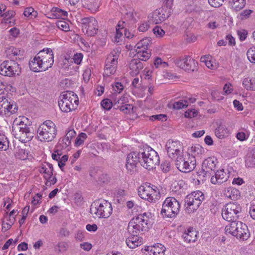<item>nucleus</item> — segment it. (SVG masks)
Instances as JSON below:
<instances>
[{
	"instance_id": "f257e3e1",
	"label": "nucleus",
	"mask_w": 255,
	"mask_h": 255,
	"mask_svg": "<svg viewBox=\"0 0 255 255\" xmlns=\"http://www.w3.org/2000/svg\"><path fill=\"white\" fill-rule=\"evenodd\" d=\"M54 63V54L52 50L49 48L40 50L36 55L29 62L30 69L38 72L45 71L51 68Z\"/></svg>"
},
{
	"instance_id": "f03ea898",
	"label": "nucleus",
	"mask_w": 255,
	"mask_h": 255,
	"mask_svg": "<svg viewBox=\"0 0 255 255\" xmlns=\"http://www.w3.org/2000/svg\"><path fill=\"white\" fill-rule=\"evenodd\" d=\"M225 233L243 241L247 240L250 236L248 226L240 221L232 222L225 227Z\"/></svg>"
},
{
	"instance_id": "7ed1b4c3",
	"label": "nucleus",
	"mask_w": 255,
	"mask_h": 255,
	"mask_svg": "<svg viewBox=\"0 0 255 255\" xmlns=\"http://www.w3.org/2000/svg\"><path fill=\"white\" fill-rule=\"evenodd\" d=\"M78 103L79 100L77 95L72 91L64 92L60 96L58 101L60 110L65 113H68L75 110Z\"/></svg>"
},
{
	"instance_id": "20e7f679",
	"label": "nucleus",
	"mask_w": 255,
	"mask_h": 255,
	"mask_svg": "<svg viewBox=\"0 0 255 255\" xmlns=\"http://www.w3.org/2000/svg\"><path fill=\"white\" fill-rule=\"evenodd\" d=\"M217 163V159L214 157H208L203 161L201 170L196 172L199 183H203L207 178L211 177L216 170Z\"/></svg>"
},
{
	"instance_id": "39448f33",
	"label": "nucleus",
	"mask_w": 255,
	"mask_h": 255,
	"mask_svg": "<svg viewBox=\"0 0 255 255\" xmlns=\"http://www.w3.org/2000/svg\"><path fill=\"white\" fill-rule=\"evenodd\" d=\"M141 160V165L148 170L155 168L160 162L157 152L149 146L142 149Z\"/></svg>"
},
{
	"instance_id": "423d86ee",
	"label": "nucleus",
	"mask_w": 255,
	"mask_h": 255,
	"mask_svg": "<svg viewBox=\"0 0 255 255\" xmlns=\"http://www.w3.org/2000/svg\"><path fill=\"white\" fill-rule=\"evenodd\" d=\"M56 131L54 123L51 121H46L37 129L38 138L41 141H51L55 137Z\"/></svg>"
},
{
	"instance_id": "0eeeda50",
	"label": "nucleus",
	"mask_w": 255,
	"mask_h": 255,
	"mask_svg": "<svg viewBox=\"0 0 255 255\" xmlns=\"http://www.w3.org/2000/svg\"><path fill=\"white\" fill-rule=\"evenodd\" d=\"M91 213L97 217L107 218L112 214L113 208L111 203L104 200H98L91 205Z\"/></svg>"
},
{
	"instance_id": "6e6552de",
	"label": "nucleus",
	"mask_w": 255,
	"mask_h": 255,
	"mask_svg": "<svg viewBox=\"0 0 255 255\" xmlns=\"http://www.w3.org/2000/svg\"><path fill=\"white\" fill-rule=\"evenodd\" d=\"M180 208L179 202L174 197H169L165 199L162 204L161 214L164 218H172L179 213Z\"/></svg>"
},
{
	"instance_id": "1a4fd4ad",
	"label": "nucleus",
	"mask_w": 255,
	"mask_h": 255,
	"mask_svg": "<svg viewBox=\"0 0 255 255\" xmlns=\"http://www.w3.org/2000/svg\"><path fill=\"white\" fill-rule=\"evenodd\" d=\"M241 211L242 207L240 204L236 202H230L222 210V215L224 219L231 223L237 221Z\"/></svg>"
},
{
	"instance_id": "9d476101",
	"label": "nucleus",
	"mask_w": 255,
	"mask_h": 255,
	"mask_svg": "<svg viewBox=\"0 0 255 255\" xmlns=\"http://www.w3.org/2000/svg\"><path fill=\"white\" fill-rule=\"evenodd\" d=\"M204 199V194L199 190L188 194L185 198V205H187V210L189 213L197 210Z\"/></svg>"
},
{
	"instance_id": "9b49d317",
	"label": "nucleus",
	"mask_w": 255,
	"mask_h": 255,
	"mask_svg": "<svg viewBox=\"0 0 255 255\" xmlns=\"http://www.w3.org/2000/svg\"><path fill=\"white\" fill-rule=\"evenodd\" d=\"M12 132L15 138L24 143L30 141L33 137V133L23 122H20L18 125H14Z\"/></svg>"
},
{
	"instance_id": "f8f14e48",
	"label": "nucleus",
	"mask_w": 255,
	"mask_h": 255,
	"mask_svg": "<svg viewBox=\"0 0 255 255\" xmlns=\"http://www.w3.org/2000/svg\"><path fill=\"white\" fill-rule=\"evenodd\" d=\"M142 158V149L139 151H132L127 155L126 168L127 172L130 175L135 174L137 172V165L141 164Z\"/></svg>"
},
{
	"instance_id": "ddd939ff",
	"label": "nucleus",
	"mask_w": 255,
	"mask_h": 255,
	"mask_svg": "<svg viewBox=\"0 0 255 255\" xmlns=\"http://www.w3.org/2000/svg\"><path fill=\"white\" fill-rule=\"evenodd\" d=\"M18 110L16 104L7 95L0 96V116L8 117Z\"/></svg>"
},
{
	"instance_id": "4468645a",
	"label": "nucleus",
	"mask_w": 255,
	"mask_h": 255,
	"mask_svg": "<svg viewBox=\"0 0 255 255\" xmlns=\"http://www.w3.org/2000/svg\"><path fill=\"white\" fill-rule=\"evenodd\" d=\"M196 160L193 156L188 157H184L183 155L176 157L175 165L177 168L180 171L188 173L192 171L195 167Z\"/></svg>"
},
{
	"instance_id": "2eb2a0df",
	"label": "nucleus",
	"mask_w": 255,
	"mask_h": 255,
	"mask_svg": "<svg viewBox=\"0 0 255 255\" xmlns=\"http://www.w3.org/2000/svg\"><path fill=\"white\" fill-rule=\"evenodd\" d=\"M19 65L13 60L4 61L0 65V74L4 76L13 77L20 73Z\"/></svg>"
},
{
	"instance_id": "dca6fc26",
	"label": "nucleus",
	"mask_w": 255,
	"mask_h": 255,
	"mask_svg": "<svg viewBox=\"0 0 255 255\" xmlns=\"http://www.w3.org/2000/svg\"><path fill=\"white\" fill-rule=\"evenodd\" d=\"M167 10L165 7L156 9L148 15V21L154 24L161 23L170 15V10Z\"/></svg>"
},
{
	"instance_id": "f3484780",
	"label": "nucleus",
	"mask_w": 255,
	"mask_h": 255,
	"mask_svg": "<svg viewBox=\"0 0 255 255\" xmlns=\"http://www.w3.org/2000/svg\"><path fill=\"white\" fill-rule=\"evenodd\" d=\"M168 156L176 160V157L183 155V147L179 141L169 140L166 144Z\"/></svg>"
},
{
	"instance_id": "a211bd4d",
	"label": "nucleus",
	"mask_w": 255,
	"mask_h": 255,
	"mask_svg": "<svg viewBox=\"0 0 255 255\" xmlns=\"http://www.w3.org/2000/svg\"><path fill=\"white\" fill-rule=\"evenodd\" d=\"M118 55L116 53H111L108 55L105 64L104 75L109 76L114 74L117 70Z\"/></svg>"
},
{
	"instance_id": "6ab92c4d",
	"label": "nucleus",
	"mask_w": 255,
	"mask_h": 255,
	"mask_svg": "<svg viewBox=\"0 0 255 255\" xmlns=\"http://www.w3.org/2000/svg\"><path fill=\"white\" fill-rule=\"evenodd\" d=\"M82 23L88 36H92L97 33L98 29V22L94 17L84 18L82 19Z\"/></svg>"
},
{
	"instance_id": "aec40b11",
	"label": "nucleus",
	"mask_w": 255,
	"mask_h": 255,
	"mask_svg": "<svg viewBox=\"0 0 255 255\" xmlns=\"http://www.w3.org/2000/svg\"><path fill=\"white\" fill-rule=\"evenodd\" d=\"M175 63L180 68L187 71H194L196 67L195 60L187 55L176 59Z\"/></svg>"
},
{
	"instance_id": "412c9836",
	"label": "nucleus",
	"mask_w": 255,
	"mask_h": 255,
	"mask_svg": "<svg viewBox=\"0 0 255 255\" xmlns=\"http://www.w3.org/2000/svg\"><path fill=\"white\" fill-rule=\"evenodd\" d=\"M138 193L140 198L143 199L147 200L150 202L155 201L154 196L152 195L155 193V191L150 186H141L138 190Z\"/></svg>"
},
{
	"instance_id": "4be33fe9",
	"label": "nucleus",
	"mask_w": 255,
	"mask_h": 255,
	"mask_svg": "<svg viewBox=\"0 0 255 255\" xmlns=\"http://www.w3.org/2000/svg\"><path fill=\"white\" fill-rule=\"evenodd\" d=\"M229 176L224 169L217 170L211 176V182L212 184H221L227 181Z\"/></svg>"
},
{
	"instance_id": "5701e85b",
	"label": "nucleus",
	"mask_w": 255,
	"mask_h": 255,
	"mask_svg": "<svg viewBox=\"0 0 255 255\" xmlns=\"http://www.w3.org/2000/svg\"><path fill=\"white\" fill-rule=\"evenodd\" d=\"M130 221L136 224L140 225V227H145L144 229L146 230L149 228L150 225L149 222V217L146 213L138 215L137 216L133 218Z\"/></svg>"
},
{
	"instance_id": "b1692460",
	"label": "nucleus",
	"mask_w": 255,
	"mask_h": 255,
	"mask_svg": "<svg viewBox=\"0 0 255 255\" xmlns=\"http://www.w3.org/2000/svg\"><path fill=\"white\" fill-rule=\"evenodd\" d=\"M143 67V63L140 60L135 58L132 59L129 64L130 75L133 76L137 75Z\"/></svg>"
},
{
	"instance_id": "393cba45",
	"label": "nucleus",
	"mask_w": 255,
	"mask_h": 255,
	"mask_svg": "<svg viewBox=\"0 0 255 255\" xmlns=\"http://www.w3.org/2000/svg\"><path fill=\"white\" fill-rule=\"evenodd\" d=\"M140 225L136 224L132 221H130L128 227V233L132 235L138 236L141 231L143 232L147 231L144 229V228H145V227H140Z\"/></svg>"
},
{
	"instance_id": "a878e982",
	"label": "nucleus",
	"mask_w": 255,
	"mask_h": 255,
	"mask_svg": "<svg viewBox=\"0 0 255 255\" xmlns=\"http://www.w3.org/2000/svg\"><path fill=\"white\" fill-rule=\"evenodd\" d=\"M126 244L130 249H135L142 244V239L139 238L138 236L130 235L126 239Z\"/></svg>"
},
{
	"instance_id": "bb28decb",
	"label": "nucleus",
	"mask_w": 255,
	"mask_h": 255,
	"mask_svg": "<svg viewBox=\"0 0 255 255\" xmlns=\"http://www.w3.org/2000/svg\"><path fill=\"white\" fill-rule=\"evenodd\" d=\"M76 134V132L74 129L68 130L65 136L59 140V142L62 144V147H67L71 143V139L74 137Z\"/></svg>"
},
{
	"instance_id": "cd10ccee",
	"label": "nucleus",
	"mask_w": 255,
	"mask_h": 255,
	"mask_svg": "<svg viewBox=\"0 0 255 255\" xmlns=\"http://www.w3.org/2000/svg\"><path fill=\"white\" fill-rule=\"evenodd\" d=\"M149 255H164L165 248L161 244H158L156 246L152 247L150 249H148Z\"/></svg>"
},
{
	"instance_id": "c85d7f7f",
	"label": "nucleus",
	"mask_w": 255,
	"mask_h": 255,
	"mask_svg": "<svg viewBox=\"0 0 255 255\" xmlns=\"http://www.w3.org/2000/svg\"><path fill=\"white\" fill-rule=\"evenodd\" d=\"M182 237L184 241L188 243L194 242L197 240V234L195 231L192 229H188L187 232H185Z\"/></svg>"
},
{
	"instance_id": "c756f323",
	"label": "nucleus",
	"mask_w": 255,
	"mask_h": 255,
	"mask_svg": "<svg viewBox=\"0 0 255 255\" xmlns=\"http://www.w3.org/2000/svg\"><path fill=\"white\" fill-rule=\"evenodd\" d=\"M215 133L218 138L222 139L228 135L229 130L225 125L221 124L215 129Z\"/></svg>"
},
{
	"instance_id": "7c9ffc66",
	"label": "nucleus",
	"mask_w": 255,
	"mask_h": 255,
	"mask_svg": "<svg viewBox=\"0 0 255 255\" xmlns=\"http://www.w3.org/2000/svg\"><path fill=\"white\" fill-rule=\"evenodd\" d=\"M239 194V190L232 187L225 189L224 192V195L232 200L237 199Z\"/></svg>"
},
{
	"instance_id": "2f4dec72",
	"label": "nucleus",
	"mask_w": 255,
	"mask_h": 255,
	"mask_svg": "<svg viewBox=\"0 0 255 255\" xmlns=\"http://www.w3.org/2000/svg\"><path fill=\"white\" fill-rule=\"evenodd\" d=\"M5 54L7 57L14 60V57L20 55V50L14 47L10 46L6 49ZM15 59H16V58H15Z\"/></svg>"
},
{
	"instance_id": "473e14b6",
	"label": "nucleus",
	"mask_w": 255,
	"mask_h": 255,
	"mask_svg": "<svg viewBox=\"0 0 255 255\" xmlns=\"http://www.w3.org/2000/svg\"><path fill=\"white\" fill-rule=\"evenodd\" d=\"M51 12L53 17L55 18H64L68 14L67 11L58 7L52 8Z\"/></svg>"
},
{
	"instance_id": "72a5a7b5",
	"label": "nucleus",
	"mask_w": 255,
	"mask_h": 255,
	"mask_svg": "<svg viewBox=\"0 0 255 255\" xmlns=\"http://www.w3.org/2000/svg\"><path fill=\"white\" fill-rule=\"evenodd\" d=\"M151 39L148 38H145L139 41L135 46L136 51L140 50H147V47L151 44Z\"/></svg>"
},
{
	"instance_id": "f704fd0d",
	"label": "nucleus",
	"mask_w": 255,
	"mask_h": 255,
	"mask_svg": "<svg viewBox=\"0 0 255 255\" xmlns=\"http://www.w3.org/2000/svg\"><path fill=\"white\" fill-rule=\"evenodd\" d=\"M189 151L191 154V156H193L195 158V156L202 154L204 152V150L200 144H197L192 145L189 149Z\"/></svg>"
},
{
	"instance_id": "c9c22d12",
	"label": "nucleus",
	"mask_w": 255,
	"mask_h": 255,
	"mask_svg": "<svg viewBox=\"0 0 255 255\" xmlns=\"http://www.w3.org/2000/svg\"><path fill=\"white\" fill-rule=\"evenodd\" d=\"M136 55L135 56L137 57V59L140 60V61H146L150 57L151 53L150 52H148L147 50H140L136 51Z\"/></svg>"
},
{
	"instance_id": "e433bc0d",
	"label": "nucleus",
	"mask_w": 255,
	"mask_h": 255,
	"mask_svg": "<svg viewBox=\"0 0 255 255\" xmlns=\"http://www.w3.org/2000/svg\"><path fill=\"white\" fill-rule=\"evenodd\" d=\"M254 148L253 149L246 158L245 160L246 165L248 167H255V153L254 152Z\"/></svg>"
},
{
	"instance_id": "4c0bfd02",
	"label": "nucleus",
	"mask_w": 255,
	"mask_h": 255,
	"mask_svg": "<svg viewBox=\"0 0 255 255\" xmlns=\"http://www.w3.org/2000/svg\"><path fill=\"white\" fill-rule=\"evenodd\" d=\"M232 7L236 11L243 8L246 5V0H232Z\"/></svg>"
},
{
	"instance_id": "58836bf2",
	"label": "nucleus",
	"mask_w": 255,
	"mask_h": 255,
	"mask_svg": "<svg viewBox=\"0 0 255 255\" xmlns=\"http://www.w3.org/2000/svg\"><path fill=\"white\" fill-rule=\"evenodd\" d=\"M23 14L30 19H33L37 17L38 13L33 7H28L25 8Z\"/></svg>"
},
{
	"instance_id": "ea45409f",
	"label": "nucleus",
	"mask_w": 255,
	"mask_h": 255,
	"mask_svg": "<svg viewBox=\"0 0 255 255\" xmlns=\"http://www.w3.org/2000/svg\"><path fill=\"white\" fill-rule=\"evenodd\" d=\"M173 108L175 110H179L186 108L188 106V101L187 100H180L172 104Z\"/></svg>"
},
{
	"instance_id": "a19ab883",
	"label": "nucleus",
	"mask_w": 255,
	"mask_h": 255,
	"mask_svg": "<svg viewBox=\"0 0 255 255\" xmlns=\"http://www.w3.org/2000/svg\"><path fill=\"white\" fill-rule=\"evenodd\" d=\"M8 144L7 137L0 132V150H6L8 147Z\"/></svg>"
},
{
	"instance_id": "79ce46f5",
	"label": "nucleus",
	"mask_w": 255,
	"mask_h": 255,
	"mask_svg": "<svg viewBox=\"0 0 255 255\" xmlns=\"http://www.w3.org/2000/svg\"><path fill=\"white\" fill-rule=\"evenodd\" d=\"M243 85L247 90L253 91L255 90V83H254L249 78L244 79Z\"/></svg>"
},
{
	"instance_id": "37998d69",
	"label": "nucleus",
	"mask_w": 255,
	"mask_h": 255,
	"mask_svg": "<svg viewBox=\"0 0 255 255\" xmlns=\"http://www.w3.org/2000/svg\"><path fill=\"white\" fill-rule=\"evenodd\" d=\"M136 13L134 11L133 9L128 11L126 13L125 17L126 20L135 23L136 22V19L135 18V15Z\"/></svg>"
},
{
	"instance_id": "c03bdc74",
	"label": "nucleus",
	"mask_w": 255,
	"mask_h": 255,
	"mask_svg": "<svg viewBox=\"0 0 255 255\" xmlns=\"http://www.w3.org/2000/svg\"><path fill=\"white\" fill-rule=\"evenodd\" d=\"M120 111L125 114H130L133 113V107L130 104H125L120 107Z\"/></svg>"
},
{
	"instance_id": "a18cd8bd",
	"label": "nucleus",
	"mask_w": 255,
	"mask_h": 255,
	"mask_svg": "<svg viewBox=\"0 0 255 255\" xmlns=\"http://www.w3.org/2000/svg\"><path fill=\"white\" fill-rule=\"evenodd\" d=\"M247 55L249 60L255 63V47H252L247 51Z\"/></svg>"
},
{
	"instance_id": "49530a36",
	"label": "nucleus",
	"mask_w": 255,
	"mask_h": 255,
	"mask_svg": "<svg viewBox=\"0 0 255 255\" xmlns=\"http://www.w3.org/2000/svg\"><path fill=\"white\" fill-rule=\"evenodd\" d=\"M56 25L57 27L63 31H68L70 30L69 24L65 21H58L56 22Z\"/></svg>"
},
{
	"instance_id": "de8ad7c7",
	"label": "nucleus",
	"mask_w": 255,
	"mask_h": 255,
	"mask_svg": "<svg viewBox=\"0 0 255 255\" xmlns=\"http://www.w3.org/2000/svg\"><path fill=\"white\" fill-rule=\"evenodd\" d=\"M87 137V135L85 133H80L76 138L75 142V145L78 146L82 144L83 143L84 140L86 139Z\"/></svg>"
},
{
	"instance_id": "09e8293b",
	"label": "nucleus",
	"mask_w": 255,
	"mask_h": 255,
	"mask_svg": "<svg viewBox=\"0 0 255 255\" xmlns=\"http://www.w3.org/2000/svg\"><path fill=\"white\" fill-rule=\"evenodd\" d=\"M101 104L102 107L107 110H110L113 106V102L108 99L102 100Z\"/></svg>"
},
{
	"instance_id": "8fccbe9b",
	"label": "nucleus",
	"mask_w": 255,
	"mask_h": 255,
	"mask_svg": "<svg viewBox=\"0 0 255 255\" xmlns=\"http://www.w3.org/2000/svg\"><path fill=\"white\" fill-rule=\"evenodd\" d=\"M166 115L164 114L155 115L149 117V119L152 121H154L156 120L164 121L166 120Z\"/></svg>"
},
{
	"instance_id": "3c124183",
	"label": "nucleus",
	"mask_w": 255,
	"mask_h": 255,
	"mask_svg": "<svg viewBox=\"0 0 255 255\" xmlns=\"http://www.w3.org/2000/svg\"><path fill=\"white\" fill-rule=\"evenodd\" d=\"M68 156L67 155H64L60 158V160L58 161V166L62 171H63V167L65 165V162L68 160Z\"/></svg>"
},
{
	"instance_id": "603ef678",
	"label": "nucleus",
	"mask_w": 255,
	"mask_h": 255,
	"mask_svg": "<svg viewBox=\"0 0 255 255\" xmlns=\"http://www.w3.org/2000/svg\"><path fill=\"white\" fill-rule=\"evenodd\" d=\"M124 21H119L117 27L118 28H116V31H117V34H116V37L119 38L123 34V32L121 31V30H124V26L123 25V23H124Z\"/></svg>"
},
{
	"instance_id": "864d4df0",
	"label": "nucleus",
	"mask_w": 255,
	"mask_h": 255,
	"mask_svg": "<svg viewBox=\"0 0 255 255\" xmlns=\"http://www.w3.org/2000/svg\"><path fill=\"white\" fill-rule=\"evenodd\" d=\"M113 88L115 92L117 93H120L124 89L123 85L120 82H116L113 85Z\"/></svg>"
},
{
	"instance_id": "5fc2aeb1",
	"label": "nucleus",
	"mask_w": 255,
	"mask_h": 255,
	"mask_svg": "<svg viewBox=\"0 0 255 255\" xmlns=\"http://www.w3.org/2000/svg\"><path fill=\"white\" fill-rule=\"evenodd\" d=\"M152 31L156 36H158L159 37H162L165 33L164 31L161 29L160 27L158 26H155L153 29Z\"/></svg>"
},
{
	"instance_id": "6e6d98bb",
	"label": "nucleus",
	"mask_w": 255,
	"mask_h": 255,
	"mask_svg": "<svg viewBox=\"0 0 255 255\" xmlns=\"http://www.w3.org/2000/svg\"><path fill=\"white\" fill-rule=\"evenodd\" d=\"M238 35L239 37V39L241 41H244L246 39L247 37V35L248 34V32L245 29H241L238 30L237 31Z\"/></svg>"
},
{
	"instance_id": "4d7b16f0",
	"label": "nucleus",
	"mask_w": 255,
	"mask_h": 255,
	"mask_svg": "<svg viewBox=\"0 0 255 255\" xmlns=\"http://www.w3.org/2000/svg\"><path fill=\"white\" fill-rule=\"evenodd\" d=\"M224 0H208L209 3L213 7H218L222 5Z\"/></svg>"
},
{
	"instance_id": "13d9d810",
	"label": "nucleus",
	"mask_w": 255,
	"mask_h": 255,
	"mask_svg": "<svg viewBox=\"0 0 255 255\" xmlns=\"http://www.w3.org/2000/svg\"><path fill=\"white\" fill-rule=\"evenodd\" d=\"M83 55L82 53H76L74 54L73 60L75 63L80 64L83 59Z\"/></svg>"
},
{
	"instance_id": "bf43d9fd",
	"label": "nucleus",
	"mask_w": 255,
	"mask_h": 255,
	"mask_svg": "<svg viewBox=\"0 0 255 255\" xmlns=\"http://www.w3.org/2000/svg\"><path fill=\"white\" fill-rule=\"evenodd\" d=\"M184 116L186 118H192L197 116V112L194 109L188 110L185 112Z\"/></svg>"
},
{
	"instance_id": "052dcab7",
	"label": "nucleus",
	"mask_w": 255,
	"mask_h": 255,
	"mask_svg": "<svg viewBox=\"0 0 255 255\" xmlns=\"http://www.w3.org/2000/svg\"><path fill=\"white\" fill-rule=\"evenodd\" d=\"M149 27V25L147 22H144L140 23L138 26V30L140 32H145L147 31Z\"/></svg>"
},
{
	"instance_id": "680f3d73",
	"label": "nucleus",
	"mask_w": 255,
	"mask_h": 255,
	"mask_svg": "<svg viewBox=\"0 0 255 255\" xmlns=\"http://www.w3.org/2000/svg\"><path fill=\"white\" fill-rule=\"evenodd\" d=\"M66 148V147H62V144L59 142V144L55 148L54 152L58 154V155L61 156L63 154L62 149Z\"/></svg>"
},
{
	"instance_id": "e2e57ef3",
	"label": "nucleus",
	"mask_w": 255,
	"mask_h": 255,
	"mask_svg": "<svg viewBox=\"0 0 255 255\" xmlns=\"http://www.w3.org/2000/svg\"><path fill=\"white\" fill-rule=\"evenodd\" d=\"M44 171H45V173H44V178L47 181L50 180V179L52 177V176L53 174V172L50 171L49 170V169L47 167V166H46V168L44 169Z\"/></svg>"
},
{
	"instance_id": "0e129e2a",
	"label": "nucleus",
	"mask_w": 255,
	"mask_h": 255,
	"mask_svg": "<svg viewBox=\"0 0 255 255\" xmlns=\"http://www.w3.org/2000/svg\"><path fill=\"white\" fill-rule=\"evenodd\" d=\"M15 15V12L13 10H8L4 13H2L1 16L4 18H8L11 19Z\"/></svg>"
},
{
	"instance_id": "69168bd1",
	"label": "nucleus",
	"mask_w": 255,
	"mask_h": 255,
	"mask_svg": "<svg viewBox=\"0 0 255 255\" xmlns=\"http://www.w3.org/2000/svg\"><path fill=\"white\" fill-rule=\"evenodd\" d=\"M83 79L85 82H88L91 76V70L89 69H86L83 73Z\"/></svg>"
},
{
	"instance_id": "338daca9",
	"label": "nucleus",
	"mask_w": 255,
	"mask_h": 255,
	"mask_svg": "<svg viewBox=\"0 0 255 255\" xmlns=\"http://www.w3.org/2000/svg\"><path fill=\"white\" fill-rule=\"evenodd\" d=\"M161 169L164 172H168L170 169V164L168 161H165L161 164Z\"/></svg>"
},
{
	"instance_id": "774afa93",
	"label": "nucleus",
	"mask_w": 255,
	"mask_h": 255,
	"mask_svg": "<svg viewBox=\"0 0 255 255\" xmlns=\"http://www.w3.org/2000/svg\"><path fill=\"white\" fill-rule=\"evenodd\" d=\"M249 213L251 217L255 220V205H252L250 207Z\"/></svg>"
}]
</instances>
